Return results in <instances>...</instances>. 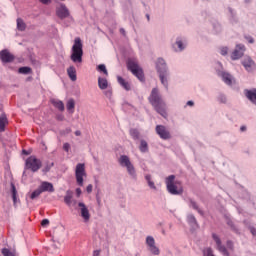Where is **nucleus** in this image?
Returning a JSON list of instances; mask_svg holds the SVG:
<instances>
[{
	"label": "nucleus",
	"instance_id": "f257e3e1",
	"mask_svg": "<svg viewBox=\"0 0 256 256\" xmlns=\"http://www.w3.org/2000/svg\"><path fill=\"white\" fill-rule=\"evenodd\" d=\"M149 103L154 107L155 111L161 115L164 119H167V105L161 98V94H159V89L153 88L151 94L149 96Z\"/></svg>",
	"mask_w": 256,
	"mask_h": 256
},
{
	"label": "nucleus",
	"instance_id": "f03ea898",
	"mask_svg": "<svg viewBox=\"0 0 256 256\" xmlns=\"http://www.w3.org/2000/svg\"><path fill=\"white\" fill-rule=\"evenodd\" d=\"M155 68L162 85L169 89V67L165 59L159 57L155 62Z\"/></svg>",
	"mask_w": 256,
	"mask_h": 256
},
{
	"label": "nucleus",
	"instance_id": "7ed1b4c3",
	"mask_svg": "<svg viewBox=\"0 0 256 256\" xmlns=\"http://www.w3.org/2000/svg\"><path fill=\"white\" fill-rule=\"evenodd\" d=\"M70 59L73 63H83V41L79 37L74 39Z\"/></svg>",
	"mask_w": 256,
	"mask_h": 256
},
{
	"label": "nucleus",
	"instance_id": "20e7f679",
	"mask_svg": "<svg viewBox=\"0 0 256 256\" xmlns=\"http://www.w3.org/2000/svg\"><path fill=\"white\" fill-rule=\"evenodd\" d=\"M165 184L170 195H183V186L181 185V181L175 180V175L166 177Z\"/></svg>",
	"mask_w": 256,
	"mask_h": 256
},
{
	"label": "nucleus",
	"instance_id": "39448f33",
	"mask_svg": "<svg viewBox=\"0 0 256 256\" xmlns=\"http://www.w3.org/2000/svg\"><path fill=\"white\" fill-rule=\"evenodd\" d=\"M127 69L128 71H131L132 75L138 78L141 83H145V72H143V68L139 67V64L129 59L127 61Z\"/></svg>",
	"mask_w": 256,
	"mask_h": 256
},
{
	"label": "nucleus",
	"instance_id": "423d86ee",
	"mask_svg": "<svg viewBox=\"0 0 256 256\" xmlns=\"http://www.w3.org/2000/svg\"><path fill=\"white\" fill-rule=\"evenodd\" d=\"M43 167V162L35 156H30L25 161L24 169L25 171H32V173H37L39 169Z\"/></svg>",
	"mask_w": 256,
	"mask_h": 256
},
{
	"label": "nucleus",
	"instance_id": "0eeeda50",
	"mask_svg": "<svg viewBox=\"0 0 256 256\" xmlns=\"http://www.w3.org/2000/svg\"><path fill=\"white\" fill-rule=\"evenodd\" d=\"M118 163L119 165H121V167H126L127 173L130 175V177H132V179H137V172L135 171V166H133V163H131L129 156L121 155Z\"/></svg>",
	"mask_w": 256,
	"mask_h": 256
},
{
	"label": "nucleus",
	"instance_id": "6e6552de",
	"mask_svg": "<svg viewBox=\"0 0 256 256\" xmlns=\"http://www.w3.org/2000/svg\"><path fill=\"white\" fill-rule=\"evenodd\" d=\"M75 177L77 185H79V187H83V177H87V172L85 171V164L78 163L76 165Z\"/></svg>",
	"mask_w": 256,
	"mask_h": 256
},
{
	"label": "nucleus",
	"instance_id": "1a4fd4ad",
	"mask_svg": "<svg viewBox=\"0 0 256 256\" xmlns=\"http://www.w3.org/2000/svg\"><path fill=\"white\" fill-rule=\"evenodd\" d=\"M212 239L216 243V247L220 253L224 256H230L229 251L227 250V247L223 245V242H221V238L216 233H212Z\"/></svg>",
	"mask_w": 256,
	"mask_h": 256
},
{
	"label": "nucleus",
	"instance_id": "9d476101",
	"mask_svg": "<svg viewBox=\"0 0 256 256\" xmlns=\"http://www.w3.org/2000/svg\"><path fill=\"white\" fill-rule=\"evenodd\" d=\"M56 17L63 21V19L71 17V12H69V8H67L65 4H60V6L56 8Z\"/></svg>",
	"mask_w": 256,
	"mask_h": 256
},
{
	"label": "nucleus",
	"instance_id": "9b49d317",
	"mask_svg": "<svg viewBox=\"0 0 256 256\" xmlns=\"http://www.w3.org/2000/svg\"><path fill=\"white\" fill-rule=\"evenodd\" d=\"M0 61L3 65H7V63H13L15 61V55H13L9 50L3 49L0 51Z\"/></svg>",
	"mask_w": 256,
	"mask_h": 256
},
{
	"label": "nucleus",
	"instance_id": "f8f14e48",
	"mask_svg": "<svg viewBox=\"0 0 256 256\" xmlns=\"http://www.w3.org/2000/svg\"><path fill=\"white\" fill-rule=\"evenodd\" d=\"M146 245L152 255H159L161 253L159 247L155 245V238H153V236L146 237Z\"/></svg>",
	"mask_w": 256,
	"mask_h": 256
},
{
	"label": "nucleus",
	"instance_id": "ddd939ff",
	"mask_svg": "<svg viewBox=\"0 0 256 256\" xmlns=\"http://www.w3.org/2000/svg\"><path fill=\"white\" fill-rule=\"evenodd\" d=\"M156 133L159 135L160 139H163L164 141L171 139V132H169L164 125H157Z\"/></svg>",
	"mask_w": 256,
	"mask_h": 256
},
{
	"label": "nucleus",
	"instance_id": "4468645a",
	"mask_svg": "<svg viewBox=\"0 0 256 256\" xmlns=\"http://www.w3.org/2000/svg\"><path fill=\"white\" fill-rule=\"evenodd\" d=\"M245 54V45L237 44L235 50L232 52L231 60L237 61Z\"/></svg>",
	"mask_w": 256,
	"mask_h": 256
},
{
	"label": "nucleus",
	"instance_id": "2eb2a0df",
	"mask_svg": "<svg viewBox=\"0 0 256 256\" xmlns=\"http://www.w3.org/2000/svg\"><path fill=\"white\" fill-rule=\"evenodd\" d=\"M185 47H187V44L185 43V39L183 37H177L174 44H172V48L176 52L185 51Z\"/></svg>",
	"mask_w": 256,
	"mask_h": 256
},
{
	"label": "nucleus",
	"instance_id": "dca6fc26",
	"mask_svg": "<svg viewBox=\"0 0 256 256\" xmlns=\"http://www.w3.org/2000/svg\"><path fill=\"white\" fill-rule=\"evenodd\" d=\"M218 77H221L222 81L229 87L233 86V76L229 72L218 71Z\"/></svg>",
	"mask_w": 256,
	"mask_h": 256
},
{
	"label": "nucleus",
	"instance_id": "f3484780",
	"mask_svg": "<svg viewBox=\"0 0 256 256\" xmlns=\"http://www.w3.org/2000/svg\"><path fill=\"white\" fill-rule=\"evenodd\" d=\"M242 65L245 67L246 71H254L256 69L255 61L251 57H246L242 60Z\"/></svg>",
	"mask_w": 256,
	"mask_h": 256
},
{
	"label": "nucleus",
	"instance_id": "a211bd4d",
	"mask_svg": "<svg viewBox=\"0 0 256 256\" xmlns=\"http://www.w3.org/2000/svg\"><path fill=\"white\" fill-rule=\"evenodd\" d=\"M38 188H40V191L42 193L48 192V193H55V187L53 186V183L44 181L42 182Z\"/></svg>",
	"mask_w": 256,
	"mask_h": 256
},
{
	"label": "nucleus",
	"instance_id": "6ab92c4d",
	"mask_svg": "<svg viewBox=\"0 0 256 256\" xmlns=\"http://www.w3.org/2000/svg\"><path fill=\"white\" fill-rule=\"evenodd\" d=\"M244 95L252 105H256V88L245 89Z\"/></svg>",
	"mask_w": 256,
	"mask_h": 256
},
{
	"label": "nucleus",
	"instance_id": "aec40b11",
	"mask_svg": "<svg viewBox=\"0 0 256 256\" xmlns=\"http://www.w3.org/2000/svg\"><path fill=\"white\" fill-rule=\"evenodd\" d=\"M78 207H80L81 217H83L84 221H89V219H91V214H89V209L87 208V205H85V203L83 202H79Z\"/></svg>",
	"mask_w": 256,
	"mask_h": 256
},
{
	"label": "nucleus",
	"instance_id": "412c9836",
	"mask_svg": "<svg viewBox=\"0 0 256 256\" xmlns=\"http://www.w3.org/2000/svg\"><path fill=\"white\" fill-rule=\"evenodd\" d=\"M224 219H225L226 224L228 225V227H230L231 231H233V233H236V235H241V231L235 225V222H233V220L231 219V217L229 215L225 214Z\"/></svg>",
	"mask_w": 256,
	"mask_h": 256
},
{
	"label": "nucleus",
	"instance_id": "4be33fe9",
	"mask_svg": "<svg viewBox=\"0 0 256 256\" xmlns=\"http://www.w3.org/2000/svg\"><path fill=\"white\" fill-rule=\"evenodd\" d=\"M214 35H219L223 31V25L219 23V20L212 18L210 20Z\"/></svg>",
	"mask_w": 256,
	"mask_h": 256
},
{
	"label": "nucleus",
	"instance_id": "5701e85b",
	"mask_svg": "<svg viewBox=\"0 0 256 256\" xmlns=\"http://www.w3.org/2000/svg\"><path fill=\"white\" fill-rule=\"evenodd\" d=\"M64 203L71 207L72 205H77V200H73V191L67 190L66 195L64 196Z\"/></svg>",
	"mask_w": 256,
	"mask_h": 256
},
{
	"label": "nucleus",
	"instance_id": "b1692460",
	"mask_svg": "<svg viewBox=\"0 0 256 256\" xmlns=\"http://www.w3.org/2000/svg\"><path fill=\"white\" fill-rule=\"evenodd\" d=\"M10 187L13 205L14 207H17V203H21V200L17 199V187H15V183L13 181L10 182Z\"/></svg>",
	"mask_w": 256,
	"mask_h": 256
},
{
	"label": "nucleus",
	"instance_id": "393cba45",
	"mask_svg": "<svg viewBox=\"0 0 256 256\" xmlns=\"http://www.w3.org/2000/svg\"><path fill=\"white\" fill-rule=\"evenodd\" d=\"M228 11L230 13L229 22L231 25H237L239 23V18L237 17V12L233 10V8L228 7Z\"/></svg>",
	"mask_w": 256,
	"mask_h": 256
},
{
	"label": "nucleus",
	"instance_id": "a878e982",
	"mask_svg": "<svg viewBox=\"0 0 256 256\" xmlns=\"http://www.w3.org/2000/svg\"><path fill=\"white\" fill-rule=\"evenodd\" d=\"M117 81L125 91H131V83L127 82L123 77L117 76Z\"/></svg>",
	"mask_w": 256,
	"mask_h": 256
},
{
	"label": "nucleus",
	"instance_id": "bb28decb",
	"mask_svg": "<svg viewBox=\"0 0 256 256\" xmlns=\"http://www.w3.org/2000/svg\"><path fill=\"white\" fill-rule=\"evenodd\" d=\"M67 75L72 81H77V69H75V66L67 68Z\"/></svg>",
	"mask_w": 256,
	"mask_h": 256
},
{
	"label": "nucleus",
	"instance_id": "cd10ccee",
	"mask_svg": "<svg viewBox=\"0 0 256 256\" xmlns=\"http://www.w3.org/2000/svg\"><path fill=\"white\" fill-rule=\"evenodd\" d=\"M9 124V120L7 119V114L2 113L0 115V133H3L5 131V125Z\"/></svg>",
	"mask_w": 256,
	"mask_h": 256
},
{
	"label": "nucleus",
	"instance_id": "c85d7f7f",
	"mask_svg": "<svg viewBox=\"0 0 256 256\" xmlns=\"http://www.w3.org/2000/svg\"><path fill=\"white\" fill-rule=\"evenodd\" d=\"M129 135L134 141H139L141 139V132L137 128H130Z\"/></svg>",
	"mask_w": 256,
	"mask_h": 256
},
{
	"label": "nucleus",
	"instance_id": "c756f323",
	"mask_svg": "<svg viewBox=\"0 0 256 256\" xmlns=\"http://www.w3.org/2000/svg\"><path fill=\"white\" fill-rule=\"evenodd\" d=\"M98 87L102 91H105V89L109 87V82L107 81V78L98 77Z\"/></svg>",
	"mask_w": 256,
	"mask_h": 256
},
{
	"label": "nucleus",
	"instance_id": "7c9ffc66",
	"mask_svg": "<svg viewBox=\"0 0 256 256\" xmlns=\"http://www.w3.org/2000/svg\"><path fill=\"white\" fill-rule=\"evenodd\" d=\"M139 151L140 153H149V144L145 139L140 140Z\"/></svg>",
	"mask_w": 256,
	"mask_h": 256
},
{
	"label": "nucleus",
	"instance_id": "2f4dec72",
	"mask_svg": "<svg viewBox=\"0 0 256 256\" xmlns=\"http://www.w3.org/2000/svg\"><path fill=\"white\" fill-rule=\"evenodd\" d=\"M52 105L58 109V111H65V104L61 100H52Z\"/></svg>",
	"mask_w": 256,
	"mask_h": 256
},
{
	"label": "nucleus",
	"instance_id": "473e14b6",
	"mask_svg": "<svg viewBox=\"0 0 256 256\" xmlns=\"http://www.w3.org/2000/svg\"><path fill=\"white\" fill-rule=\"evenodd\" d=\"M18 73H20V75H31L33 69L29 66H23L18 69Z\"/></svg>",
	"mask_w": 256,
	"mask_h": 256
},
{
	"label": "nucleus",
	"instance_id": "72a5a7b5",
	"mask_svg": "<svg viewBox=\"0 0 256 256\" xmlns=\"http://www.w3.org/2000/svg\"><path fill=\"white\" fill-rule=\"evenodd\" d=\"M66 109L69 113H75V100L70 98L66 104Z\"/></svg>",
	"mask_w": 256,
	"mask_h": 256
},
{
	"label": "nucleus",
	"instance_id": "f704fd0d",
	"mask_svg": "<svg viewBox=\"0 0 256 256\" xmlns=\"http://www.w3.org/2000/svg\"><path fill=\"white\" fill-rule=\"evenodd\" d=\"M96 71H98L99 73H104L106 77H109V71H107V66H105V64H99L96 67Z\"/></svg>",
	"mask_w": 256,
	"mask_h": 256
},
{
	"label": "nucleus",
	"instance_id": "c9c22d12",
	"mask_svg": "<svg viewBox=\"0 0 256 256\" xmlns=\"http://www.w3.org/2000/svg\"><path fill=\"white\" fill-rule=\"evenodd\" d=\"M17 29L18 31H25L27 29V24L21 18L17 19Z\"/></svg>",
	"mask_w": 256,
	"mask_h": 256
},
{
	"label": "nucleus",
	"instance_id": "e433bc0d",
	"mask_svg": "<svg viewBox=\"0 0 256 256\" xmlns=\"http://www.w3.org/2000/svg\"><path fill=\"white\" fill-rule=\"evenodd\" d=\"M145 179H146V181H147V183H148V187H150V189H153L154 191H156V190H157V186H155V182H153V181L151 180V175H150V174H147V175L145 176Z\"/></svg>",
	"mask_w": 256,
	"mask_h": 256
},
{
	"label": "nucleus",
	"instance_id": "4c0bfd02",
	"mask_svg": "<svg viewBox=\"0 0 256 256\" xmlns=\"http://www.w3.org/2000/svg\"><path fill=\"white\" fill-rule=\"evenodd\" d=\"M41 193H43L41 191V189L38 187L36 190H34L31 194H30V199L32 201H35V199H38V197L41 195Z\"/></svg>",
	"mask_w": 256,
	"mask_h": 256
},
{
	"label": "nucleus",
	"instance_id": "58836bf2",
	"mask_svg": "<svg viewBox=\"0 0 256 256\" xmlns=\"http://www.w3.org/2000/svg\"><path fill=\"white\" fill-rule=\"evenodd\" d=\"M193 209L197 211V213H199L201 217H205V211L203 210V208L199 207V205H197V203L195 202H193Z\"/></svg>",
	"mask_w": 256,
	"mask_h": 256
},
{
	"label": "nucleus",
	"instance_id": "ea45409f",
	"mask_svg": "<svg viewBox=\"0 0 256 256\" xmlns=\"http://www.w3.org/2000/svg\"><path fill=\"white\" fill-rule=\"evenodd\" d=\"M1 253L3 256H15V253L11 252L9 248H2Z\"/></svg>",
	"mask_w": 256,
	"mask_h": 256
},
{
	"label": "nucleus",
	"instance_id": "a19ab883",
	"mask_svg": "<svg viewBox=\"0 0 256 256\" xmlns=\"http://www.w3.org/2000/svg\"><path fill=\"white\" fill-rule=\"evenodd\" d=\"M217 101L225 104V103H227V96H225V94H223V93H220L217 97Z\"/></svg>",
	"mask_w": 256,
	"mask_h": 256
},
{
	"label": "nucleus",
	"instance_id": "79ce46f5",
	"mask_svg": "<svg viewBox=\"0 0 256 256\" xmlns=\"http://www.w3.org/2000/svg\"><path fill=\"white\" fill-rule=\"evenodd\" d=\"M55 163H48L46 166L42 169V173H49L51 171V168L54 167Z\"/></svg>",
	"mask_w": 256,
	"mask_h": 256
},
{
	"label": "nucleus",
	"instance_id": "37998d69",
	"mask_svg": "<svg viewBox=\"0 0 256 256\" xmlns=\"http://www.w3.org/2000/svg\"><path fill=\"white\" fill-rule=\"evenodd\" d=\"M187 223L190 225V231H193V215L189 214L187 216Z\"/></svg>",
	"mask_w": 256,
	"mask_h": 256
},
{
	"label": "nucleus",
	"instance_id": "c03bdc74",
	"mask_svg": "<svg viewBox=\"0 0 256 256\" xmlns=\"http://www.w3.org/2000/svg\"><path fill=\"white\" fill-rule=\"evenodd\" d=\"M226 247L228 249H230V251H234V249H235V245L233 244V242L231 240H227Z\"/></svg>",
	"mask_w": 256,
	"mask_h": 256
},
{
	"label": "nucleus",
	"instance_id": "a18cd8bd",
	"mask_svg": "<svg viewBox=\"0 0 256 256\" xmlns=\"http://www.w3.org/2000/svg\"><path fill=\"white\" fill-rule=\"evenodd\" d=\"M104 95L107 97V99H111V97H113V90L104 91Z\"/></svg>",
	"mask_w": 256,
	"mask_h": 256
},
{
	"label": "nucleus",
	"instance_id": "49530a36",
	"mask_svg": "<svg viewBox=\"0 0 256 256\" xmlns=\"http://www.w3.org/2000/svg\"><path fill=\"white\" fill-rule=\"evenodd\" d=\"M63 149L66 151V153H69V150L71 149V144L68 142L63 144Z\"/></svg>",
	"mask_w": 256,
	"mask_h": 256
},
{
	"label": "nucleus",
	"instance_id": "de8ad7c7",
	"mask_svg": "<svg viewBox=\"0 0 256 256\" xmlns=\"http://www.w3.org/2000/svg\"><path fill=\"white\" fill-rule=\"evenodd\" d=\"M206 256H215V254H213V248L209 247L206 249Z\"/></svg>",
	"mask_w": 256,
	"mask_h": 256
},
{
	"label": "nucleus",
	"instance_id": "09e8293b",
	"mask_svg": "<svg viewBox=\"0 0 256 256\" xmlns=\"http://www.w3.org/2000/svg\"><path fill=\"white\" fill-rule=\"evenodd\" d=\"M228 51H229V49L227 47H222L220 50V54L225 57V55H227Z\"/></svg>",
	"mask_w": 256,
	"mask_h": 256
},
{
	"label": "nucleus",
	"instance_id": "8fccbe9b",
	"mask_svg": "<svg viewBox=\"0 0 256 256\" xmlns=\"http://www.w3.org/2000/svg\"><path fill=\"white\" fill-rule=\"evenodd\" d=\"M41 225L43 227H47L49 225V219L45 218L41 221Z\"/></svg>",
	"mask_w": 256,
	"mask_h": 256
},
{
	"label": "nucleus",
	"instance_id": "3c124183",
	"mask_svg": "<svg viewBox=\"0 0 256 256\" xmlns=\"http://www.w3.org/2000/svg\"><path fill=\"white\" fill-rule=\"evenodd\" d=\"M86 191H87V193H93V184H89V185L86 187Z\"/></svg>",
	"mask_w": 256,
	"mask_h": 256
},
{
	"label": "nucleus",
	"instance_id": "603ef678",
	"mask_svg": "<svg viewBox=\"0 0 256 256\" xmlns=\"http://www.w3.org/2000/svg\"><path fill=\"white\" fill-rule=\"evenodd\" d=\"M249 231H250V233H252V235L256 236V228H255V226H250L249 227Z\"/></svg>",
	"mask_w": 256,
	"mask_h": 256
},
{
	"label": "nucleus",
	"instance_id": "864d4df0",
	"mask_svg": "<svg viewBox=\"0 0 256 256\" xmlns=\"http://www.w3.org/2000/svg\"><path fill=\"white\" fill-rule=\"evenodd\" d=\"M71 133V128H66L64 131H61V135H69Z\"/></svg>",
	"mask_w": 256,
	"mask_h": 256
},
{
	"label": "nucleus",
	"instance_id": "5fc2aeb1",
	"mask_svg": "<svg viewBox=\"0 0 256 256\" xmlns=\"http://www.w3.org/2000/svg\"><path fill=\"white\" fill-rule=\"evenodd\" d=\"M193 226L194 229H199V223H197V219L195 217H193Z\"/></svg>",
	"mask_w": 256,
	"mask_h": 256
},
{
	"label": "nucleus",
	"instance_id": "6e6d98bb",
	"mask_svg": "<svg viewBox=\"0 0 256 256\" xmlns=\"http://www.w3.org/2000/svg\"><path fill=\"white\" fill-rule=\"evenodd\" d=\"M81 193H83V191H81V188H76V197H81Z\"/></svg>",
	"mask_w": 256,
	"mask_h": 256
},
{
	"label": "nucleus",
	"instance_id": "4d7b16f0",
	"mask_svg": "<svg viewBox=\"0 0 256 256\" xmlns=\"http://www.w3.org/2000/svg\"><path fill=\"white\" fill-rule=\"evenodd\" d=\"M246 39H247L248 43H255V39L251 36H247Z\"/></svg>",
	"mask_w": 256,
	"mask_h": 256
},
{
	"label": "nucleus",
	"instance_id": "13d9d810",
	"mask_svg": "<svg viewBox=\"0 0 256 256\" xmlns=\"http://www.w3.org/2000/svg\"><path fill=\"white\" fill-rule=\"evenodd\" d=\"M120 33L123 35V37H127V32L125 31V28H120Z\"/></svg>",
	"mask_w": 256,
	"mask_h": 256
},
{
	"label": "nucleus",
	"instance_id": "bf43d9fd",
	"mask_svg": "<svg viewBox=\"0 0 256 256\" xmlns=\"http://www.w3.org/2000/svg\"><path fill=\"white\" fill-rule=\"evenodd\" d=\"M40 3H42L43 5H49V3H51V0H39Z\"/></svg>",
	"mask_w": 256,
	"mask_h": 256
},
{
	"label": "nucleus",
	"instance_id": "052dcab7",
	"mask_svg": "<svg viewBox=\"0 0 256 256\" xmlns=\"http://www.w3.org/2000/svg\"><path fill=\"white\" fill-rule=\"evenodd\" d=\"M22 155H31V152H29V151L23 149V150H22Z\"/></svg>",
	"mask_w": 256,
	"mask_h": 256
},
{
	"label": "nucleus",
	"instance_id": "680f3d73",
	"mask_svg": "<svg viewBox=\"0 0 256 256\" xmlns=\"http://www.w3.org/2000/svg\"><path fill=\"white\" fill-rule=\"evenodd\" d=\"M100 253H101V251L95 250V251L93 252V255H92V256H99Z\"/></svg>",
	"mask_w": 256,
	"mask_h": 256
},
{
	"label": "nucleus",
	"instance_id": "e2e57ef3",
	"mask_svg": "<svg viewBox=\"0 0 256 256\" xmlns=\"http://www.w3.org/2000/svg\"><path fill=\"white\" fill-rule=\"evenodd\" d=\"M96 200L98 205H101V198L99 197V194L96 195Z\"/></svg>",
	"mask_w": 256,
	"mask_h": 256
},
{
	"label": "nucleus",
	"instance_id": "0e129e2a",
	"mask_svg": "<svg viewBox=\"0 0 256 256\" xmlns=\"http://www.w3.org/2000/svg\"><path fill=\"white\" fill-rule=\"evenodd\" d=\"M75 135H76V137H81V132H80V130H76V131H75Z\"/></svg>",
	"mask_w": 256,
	"mask_h": 256
},
{
	"label": "nucleus",
	"instance_id": "69168bd1",
	"mask_svg": "<svg viewBox=\"0 0 256 256\" xmlns=\"http://www.w3.org/2000/svg\"><path fill=\"white\" fill-rule=\"evenodd\" d=\"M186 105H188L189 107H193V100L188 101Z\"/></svg>",
	"mask_w": 256,
	"mask_h": 256
},
{
	"label": "nucleus",
	"instance_id": "338daca9",
	"mask_svg": "<svg viewBox=\"0 0 256 256\" xmlns=\"http://www.w3.org/2000/svg\"><path fill=\"white\" fill-rule=\"evenodd\" d=\"M240 131H242V132L247 131V126H241Z\"/></svg>",
	"mask_w": 256,
	"mask_h": 256
},
{
	"label": "nucleus",
	"instance_id": "774afa93",
	"mask_svg": "<svg viewBox=\"0 0 256 256\" xmlns=\"http://www.w3.org/2000/svg\"><path fill=\"white\" fill-rule=\"evenodd\" d=\"M26 81H27V82H31V81H33V76H29V77H27V78H26Z\"/></svg>",
	"mask_w": 256,
	"mask_h": 256
}]
</instances>
